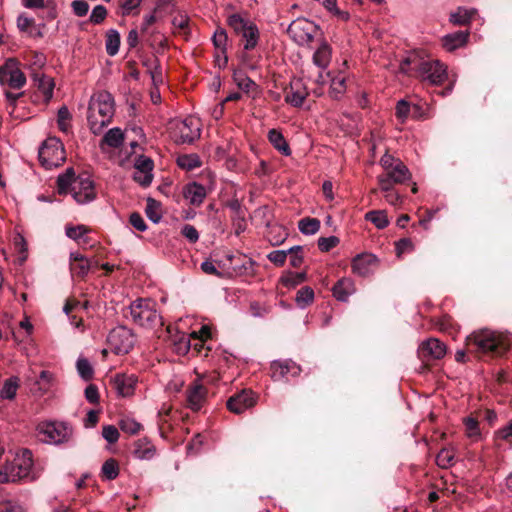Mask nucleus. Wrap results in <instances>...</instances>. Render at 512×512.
Instances as JSON below:
<instances>
[{"label": "nucleus", "instance_id": "1", "mask_svg": "<svg viewBox=\"0 0 512 512\" xmlns=\"http://www.w3.org/2000/svg\"><path fill=\"white\" fill-rule=\"evenodd\" d=\"M400 70L404 73L415 72L418 78L432 85H440L447 78V67L443 63L421 58L416 53L409 54L401 61Z\"/></svg>", "mask_w": 512, "mask_h": 512}, {"label": "nucleus", "instance_id": "2", "mask_svg": "<svg viewBox=\"0 0 512 512\" xmlns=\"http://www.w3.org/2000/svg\"><path fill=\"white\" fill-rule=\"evenodd\" d=\"M59 194L70 193L78 204H87L96 198L94 182L86 173L75 176L73 168H67L57 178Z\"/></svg>", "mask_w": 512, "mask_h": 512}, {"label": "nucleus", "instance_id": "3", "mask_svg": "<svg viewBox=\"0 0 512 512\" xmlns=\"http://www.w3.org/2000/svg\"><path fill=\"white\" fill-rule=\"evenodd\" d=\"M115 112L114 99L107 91L94 94L88 106L87 121L91 132L100 134L109 125Z\"/></svg>", "mask_w": 512, "mask_h": 512}, {"label": "nucleus", "instance_id": "4", "mask_svg": "<svg viewBox=\"0 0 512 512\" xmlns=\"http://www.w3.org/2000/svg\"><path fill=\"white\" fill-rule=\"evenodd\" d=\"M467 346L475 351L499 356L509 349L508 337L498 331L488 328L473 331L466 339Z\"/></svg>", "mask_w": 512, "mask_h": 512}, {"label": "nucleus", "instance_id": "5", "mask_svg": "<svg viewBox=\"0 0 512 512\" xmlns=\"http://www.w3.org/2000/svg\"><path fill=\"white\" fill-rule=\"evenodd\" d=\"M380 164L384 172L377 177V180L380 189L384 192L391 190L394 184H402L411 178L407 166L388 153L381 157Z\"/></svg>", "mask_w": 512, "mask_h": 512}, {"label": "nucleus", "instance_id": "6", "mask_svg": "<svg viewBox=\"0 0 512 512\" xmlns=\"http://www.w3.org/2000/svg\"><path fill=\"white\" fill-rule=\"evenodd\" d=\"M33 467L32 453L28 449L21 450L11 462H7L0 469V483H15L31 477Z\"/></svg>", "mask_w": 512, "mask_h": 512}, {"label": "nucleus", "instance_id": "7", "mask_svg": "<svg viewBox=\"0 0 512 512\" xmlns=\"http://www.w3.org/2000/svg\"><path fill=\"white\" fill-rule=\"evenodd\" d=\"M132 321L142 327L162 326V317L156 310V304L150 299L139 298L129 306Z\"/></svg>", "mask_w": 512, "mask_h": 512}, {"label": "nucleus", "instance_id": "8", "mask_svg": "<svg viewBox=\"0 0 512 512\" xmlns=\"http://www.w3.org/2000/svg\"><path fill=\"white\" fill-rule=\"evenodd\" d=\"M37 431L45 443L54 445L68 443L73 436V427L64 421H42L37 425Z\"/></svg>", "mask_w": 512, "mask_h": 512}, {"label": "nucleus", "instance_id": "9", "mask_svg": "<svg viewBox=\"0 0 512 512\" xmlns=\"http://www.w3.org/2000/svg\"><path fill=\"white\" fill-rule=\"evenodd\" d=\"M65 159L64 146L56 137L46 139L39 149V160L47 169L60 166Z\"/></svg>", "mask_w": 512, "mask_h": 512}, {"label": "nucleus", "instance_id": "10", "mask_svg": "<svg viewBox=\"0 0 512 512\" xmlns=\"http://www.w3.org/2000/svg\"><path fill=\"white\" fill-rule=\"evenodd\" d=\"M318 30V26L313 21L306 18H297L291 22L287 29V33L294 42L298 45L304 46L309 45L313 41Z\"/></svg>", "mask_w": 512, "mask_h": 512}, {"label": "nucleus", "instance_id": "11", "mask_svg": "<svg viewBox=\"0 0 512 512\" xmlns=\"http://www.w3.org/2000/svg\"><path fill=\"white\" fill-rule=\"evenodd\" d=\"M172 137L177 144H191L200 137L199 120L187 117L174 123Z\"/></svg>", "mask_w": 512, "mask_h": 512}, {"label": "nucleus", "instance_id": "12", "mask_svg": "<svg viewBox=\"0 0 512 512\" xmlns=\"http://www.w3.org/2000/svg\"><path fill=\"white\" fill-rule=\"evenodd\" d=\"M108 343L116 354H127L133 348L135 337L131 329L125 326L113 328L108 335Z\"/></svg>", "mask_w": 512, "mask_h": 512}, {"label": "nucleus", "instance_id": "13", "mask_svg": "<svg viewBox=\"0 0 512 512\" xmlns=\"http://www.w3.org/2000/svg\"><path fill=\"white\" fill-rule=\"evenodd\" d=\"M417 354L422 362L439 360L446 354V345L437 338H429L421 342Z\"/></svg>", "mask_w": 512, "mask_h": 512}, {"label": "nucleus", "instance_id": "14", "mask_svg": "<svg viewBox=\"0 0 512 512\" xmlns=\"http://www.w3.org/2000/svg\"><path fill=\"white\" fill-rule=\"evenodd\" d=\"M0 84H7L13 89H20L26 84L24 73L15 67L14 61L9 59L0 67Z\"/></svg>", "mask_w": 512, "mask_h": 512}, {"label": "nucleus", "instance_id": "15", "mask_svg": "<svg viewBox=\"0 0 512 512\" xmlns=\"http://www.w3.org/2000/svg\"><path fill=\"white\" fill-rule=\"evenodd\" d=\"M271 377L275 381L288 380L289 376L297 377L301 367L292 360H276L270 365Z\"/></svg>", "mask_w": 512, "mask_h": 512}, {"label": "nucleus", "instance_id": "16", "mask_svg": "<svg viewBox=\"0 0 512 512\" xmlns=\"http://www.w3.org/2000/svg\"><path fill=\"white\" fill-rule=\"evenodd\" d=\"M256 404V398L251 390H242L227 400V408L235 414H241Z\"/></svg>", "mask_w": 512, "mask_h": 512}, {"label": "nucleus", "instance_id": "17", "mask_svg": "<svg viewBox=\"0 0 512 512\" xmlns=\"http://www.w3.org/2000/svg\"><path fill=\"white\" fill-rule=\"evenodd\" d=\"M378 265V259L371 253L356 255L351 263L353 273L366 277L374 272Z\"/></svg>", "mask_w": 512, "mask_h": 512}, {"label": "nucleus", "instance_id": "18", "mask_svg": "<svg viewBox=\"0 0 512 512\" xmlns=\"http://www.w3.org/2000/svg\"><path fill=\"white\" fill-rule=\"evenodd\" d=\"M110 384L119 397H130L135 392L137 378L134 375L116 374Z\"/></svg>", "mask_w": 512, "mask_h": 512}, {"label": "nucleus", "instance_id": "19", "mask_svg": "<svg viewBox=\"0 0 512 512\" xmlns=\"http://www.w3.org/2000/svg\"><path fill=\"white\" fill-rule=\"evenodd\" d=\"M213 44L215 46V61L217 65L222 68L228 63V57L226 54L228 36L224 29H217L212 37Z\"/></svg>", "mask_w": 512, "mask_h": 512}, {"label": "nucleus", "instance_id": "20", "mask_svg": "<svg viewBox=\"0 0 512 512\" xmlns=\"http://www.w3.org/2000/svg\"><path fill=\"white\" fill-rule=\"evenodd\" d=\"M207 395V389L198 381L193 382L186 391L188 407L198 411L203 406Z\"/></svg>", "mask_w": 512, "mask_h": 512}, {"label": "nucleus", "instance_id": "21", "mask_svg": "<svg viewBox=\"0 0 512 512\" xmlns=\"http://www.w3.org/2000/svg\"><path fill=\"white\" fill-rule=\"evenodd\" d=\"M307 96L308 92L302 80L293 79L286 91L285 101L294 107H300Z\"/></svg>", "mask_w": 512, "mask_h": 512}, {"label": "nucleus", "instance_id": "22", "mask_svg": "<svg viewBox=\"0 0 512 512\" xmlns=\"http://www.w3.org/2000/svg\"><path fill=\"white\" fill-rule=\"evenodd\" d=\"M356 291L355 283L351 278L339 279L332 288L333 296L341 302H347L349 297Z\"/></svg>", "mask_w": 512, "mask_h": 512}, {"label": "nucleus", "instance_id": "23", "mask_svg": "<svg viewBox=\"0 0 512 512\" xmlns=\"http://www.w3.org/2000/svg\"><path fill=\"white\" fill-rule=\"evenodd\" d=\"M183 193L185 199L194 206H200L207 195L206 188L197 182L186 185Z\"/></svg>", "mask_w": 512, "mask_h": 512}, {"label": "nucleus", "instance_id": "24", "mask_svg": "<svg viewBox=\"0 0 512 512\" xmlns=\"http://www.w3.org/2000/svg\"><path fill=\"white\" fill-rule=\"evenodd\" d=\"M468 38L469 32L457 31L445 35L442 38V45L446 51L452 52L460 47H463L467 43Z\"/></svg>", "mask_w": 512, "mask_h": 512}, {"label": "nucleus", "instance_id": "25", "mask_svg": "<svg viewBox=\"0 0 512 512\" xmlns=\"http://www.w3.org/2000/svg\"><path fill=\"white\" fill-rule=\"evenodd\" d=\"M31 77L34 85L43 94L45 100H50L53 96V79L37 71H34Z\"/></svg>", "mask_w": 512, "mask_h": 512}, {"label": "nucleus", "instance_id": "26", "mask_svg": "<svg viewBox=\"0 0 512 512\" xmlns=\"http://www.w3.org/2000/svg\"><path fill=\"white\" fill-rule=\"evenodd\" d=\"M134 456L140 460H150L156 454L155 446L147 439H138L134 444Z\"/></svg>", "mask_w": 512, "mask_h": 512}, {"label": "nucleus", "instance_id": "27", "mask_svg": "<svg viewBox=\"0 0 512 512\" xmlns=\"http://www.w3.org/2000/svg\"><path fill=\"white\" fill-rule=\"evenodd\" d=\"M332 57V49L330 45L323 41L317 50L313 54V63L320 68L321 70H325L330 62Z\"/></svg>", "mask_w": 512, "mask_h": 512}, {"label": "nucleus", "instance_id": "28", "mask_svg": "<svg viewBox=\"0 0 512 512\" xmlns=\"http://www.w3.org/2000/svg\"><path fill=\"white\" fill-rule=\"evenodd\" d=\"M268 139L270 143L273 145V147L276 150H278L282 155H291V149L289 147V144L287 143L286 139L284 138L283 134L280 131L276 129L269 130Z\"/></svg>", "mask_w": 512, "mask_h": 512}, {"label": "nucleus", "instance_id": "29", "mask_svg": "<svg viewBox=\"0 0 512 512\" xmlns=\"http://www.w3.org/2000/svg\"><path fill=\"white\" fill-rule=\"evenodd\" d=\"M70 268L73 274L84 277L87 275L90 265L89 261L79 253L70 254Z\"/></svg>", "mask_w": 512, "mask_h": 512}, {"label": "nucleus", "instance_id": "30", "mask_svg": "<svg viewBox=\"0 0 512 512\" xmlns=\"http://www.w3.org/2000/svg\"><path fill=\"white\" fill-rule=\"evenodd\" d=\"M124 141V134L120 128H112L108 130L103 139L101 140L100 147L103 149L104 145L111 148H119Z\"/></svg>", "mask_w": 512, "mask_h": 512}, {"label": "nucleus", "instance_id": "31", "mask_svg": "<svg viewBox=\"0 0 512 512\" xmlns=\"http://www.w3.org/2000/svg\"><path fill=\"white\" fill-rule=\"evenodd\" d=\"M475 13V9L459 7L455 12L450 14V22L454 25H468Z\"/></svg>", "mask_w": 512, "mask_h": 512}, {"label": "nucleus", "instance_id": "32", "mask_svg": "<svg viewBox=\"0 0 512 512\" xmlns=\"http://www.w3.org/2000/svg\"><path fill=\"white\" fill-rule=\"evenodd\" d=\"M240 35L245 41V50H251L256 47L259 40V30L254 23H250V25Z\"/></svg>", "mask_w": 512, "mask_h": 512}, {"label": "nucleus", "instance_id": "33", "mask_svg": "<svg viewBox=\"0 0 512 512\" xmlns=\"http://www.w3.org/2000/svg\"><path fill=\"white\" fill-rule=\"evenodd\" d=\"M307 279V275L305 272H286L284 273L280 279L279 282L286 288L292 289L296 286L300 285L301 283L305 282Z\"/></svg>", "mask_w": 512, "mask_h": 512}, {"label": "nucleus", "instance_id": "34", "mask_svg": "<svg viewBox=\"0 0 512 512\" xmlns=\"http://www.w3.org/2000/svg\"><path fill=\"white\" fill-rule=\"evenodd\" d=\"M463 425L465 427V434L473 441H478L481 438V431L479 421L473 416L463 418Z\"/></svg>", "mask_w": 512, "mask_h": 512}, {"label": "nucleus", "instance_id": "35", "mask_svg": "<svg viewBox=\"0 0 512 512\" xmlns=\"http://www.w3.org/2000/svg\"><path fill=\"white\" fill-rule=\"evenodd\" d=\"M177 164L180 168L187 171L199 168L202 165L201 159L197 154H184L177 158Z\"/></svg>", "mask_w": 512, "mask_h": 512}, {"label": "nucleus", "instance_id": "36", "mask_svg": "<svg viewBox=\"0 0 512 512\" xmlns=\"http://www.w3.org/2000/svg\"><path fill=\"white\" fill-rule=\"evenodd\" d=\"M105 46L108 55L115 56L118 53L120 47V34L117 30H108L106 34Z\"/></svg>", "mask_w": 512, "mask_h": 512}, {"label": "nucleus", "instance_id": "37", "mask_svg": "<svg viewBox=\"0 0 512 512\" xmlns=\"http://www.w3.org/2000/svg\"><path fill=\"white\" fill-rule=\"evenodd\" d=\"M346 92V79L337 75L331 79L329 94L333 99L339 100Z\"/></svg>", "mask_w": 512, "mask_h": 512}, {"label": "nucleus", "instance_id": "38", "mask_svg": "<svg viewBox=\"0 0 512 512\" xmlns=\"http://www.w3.org/2000/svg\"><path fill=\"white\" fill-rule=\"evenodd\" d=\"M365 219L373 223L378 229H384L389 224L387 214L383 210L369 211L366 213Z\"/></svg>", "mask_w": 512, "mask_h": 512}, {"label": "nucleus", "instance_id": "39", "mask_svg": "<svg viewBox=\"0 0 512 512\" xmlns=\"http://www.w3.org/2000/svg\"><path fill=\"white\" fill-rule=\"evenodd\" d=\"M172 25L174 27L175 33L187 36L190 32V20L185 14L175 15L172 19Z\"/></svg>", "mask_w": 512, "mask_h": 512}, {"label": "nucleus", "instance_id": "40", "mask_svg": "<svg viewBox=\"0 0 512 512\" xmlns=\"http://www.w3.org/2000/svg\"><path fill=\"white\" fill-rule=\"evenodd\" d=\"M102 477L106 480H114L119 475V466L115 459L110 458L106 460L101 468Z\"/></svg>", "mask_w": 512, "mask_h": 512}, {"label": "nucleus", "instance_id": "41", "mask_svg": "<svg viewBox=\"0 0 512 512\" xmlns=\"http://www.w3.org/2000/svg\"><path fill=\"white\" fill-rule=\"evenodd\" d=\"M145 212L148 219L151 220L153 223H159L160 220L162 219L160 204L159 202L152 198L147 199Z\"/></svg>", "mask_w": 512, "mask_h": 512}, {"label": "nucleus", "instance_id": "42", "mask_svg": "<svg viewBox=\"0 0 512 512\" xmlns=\"http://www.w3.org/2000/svg\"><path fill=\"white\" fill-rule=\"evenodd\" d=\"M298 228L305 235H313L320 228V221L316 218H303L298 223Z\"/></svg>", "mask_w": 512, "mask_h": 512}, {"label": "nucleus", "instance_id": "43", "mask_svg": "<svg viewBox=\"0 0 512 512\" xmlns=\"http://www.w3.org/2000/svg\"><path fill=\"white\" fill-rule=\"evenodd\" d=\"M191 336L189 334H180L177 339L174 340V350L178 355H185L191 348Z\"/></svg>", "mask_w": 512, "mask_h": 512}, {"label": "nucleus", "instance_id": "44", "mask_svg": "<svg viewBox=\"0 0 512 512\" xmlns=\"http://www.w3.org/2000/svg\"><path fill=\"white\" fill-rule=\"evenodd\" d=\"M296 303L299 307L304 308L311 304L314 300V291L311 287H302L296 294Z\"/></svg>", "mask_w": 512, "mask_h": 512}, {"label": "nucleus", "instance_id": "45", "mask_svg": "<svg viewBox=\"0 0 512 512\" xmlns=\"http://www.w3.org/2000/svg\"><path fill=\"white\" fill-rule=\"evenodd\" d=\"M19 384L17 378H9L4 382L1 389V397L12 400L15 398Z\"/></svg>", "mask_w": 512, "mask_h": 512}, {"label": "nucleus", "instance_id": "46", "mask_svg": "<svg viewBox=\"0 0 512 512\" xmlns=\"http://www.w3.org/2000/svg\"><path fill=\"white\" fill-rule=\"evenodd\" d=\"M119 426L123 432L130 435H135L142 429V425L130 417L120 419Z\"/></svg>", "mask_w": 512, "mask_h": 512}, {"label": "nucleus", "instance_id": "47", "mask_svg": "<svg viewBox=\"0 0 512 512\" xmlns=\"http://www.w3.org/2000/svg\"><path fill=\"white\" fill-rule=\"evenodd\" d=\"M455 454L451 449H442L436 456V464L440 468H448L453 465Z\"/></svg>", "mask_w": 512, "mask_h": 512}, {"label": "nucleus", "instance_id": "48", "mask_svg": "<svg viewBox=\"0 0 512 512\" xmlns=\"http://www.w3.org/2000/svg\"><path fill=\"white\" fill-rule=\"evenodd\" d=\"M71 113L66 106H62L58 110L57 123L62 132L67 133L70 129Z\"/></svg>", "mask_w": 512, "mask_h": 512}, {"label": "nucleus", "instance_id": "49", "mask_svg": "<svg viewBox=\"0 0 512 512\" xmlns=\"http://www.w3.org/2000/svg\"><path fill=\"white\" fill-rule=\"evenodd\" d=\"M143 65L147 67L154 84L162 82V71L157 59H153L152 61L146 60L143 62Z\"/></svg>", "mask_w": 512, "mask_h": 512}, {"label": "nucleus", "instance_id": "50", "mask_svg": "<svg viewBox=\"0 0 512 512\" xmlns=\"http://www.w3.org/2000/svg\"><path fill=\"white\" fill-rule=\"evenodd\" d=\"M250 23V21L244 20L238 14H233L228 18V24L239 35L250 25Z\"/></svg>", "mask_w": 512, "mask_h": 512}, {"label": "nucleus", "instance_id": "51", "mask_svg": "<svg viewBox=\"0 0 512 512\" xmlns=\"http://www.w3.org/2000/svg\"><path fill=\"white\" fill-rule=\"evenodd\" d=\"M77 371L79 373V375L84 379V380H90L93 376V368L90 364V362L85 359V358H80L77 360Z\"/></svg>", "mask_w": 512, "mask_h": 512}, {"label": "nucleus", "instance_id": "52", "mask_svg": "<svg viewBox=\"0 0 512 512\" xmlns=\"http://www.w3.org/2000/svg\"><path fill=\"white\" fill-rule=\"evenodd\" d=\"M89 231V229L85 225H77V226H66L65 232L66 236L75 241H80L83 239L84 235Z\"/></svg>", "mask_w": 512, "mask_h": 512}, {"label": "nucleus", "instance_id": "53", "mask_svg": "<svg viewBox=\"0 0 512 512\" xmlns=\"http://www.w3.org/2000/svg\"><path fill=\"white\" fill-rule=\"evenodd\" d=\"M288 254H291L290 265L294 268H298L303 263V247L296 245L287 250Z\"/></svg>", "mask_w": 512, "mask_h": 512}, {"label": "nucleus", "instance_id": "54", "mask_svg": "<svg viewBox=\"0 0 512 512\" xmlns=\"http://www.w3.org/2000/svg\"><path fill=\"white\" fill-rule=\"evenodd\" d=\"M79 306V302L67 301L64 306V312L69 317L71 325L75 328L82 326V318H77L76 315H72V311Z\"/></svg>", "mask_w": 512, "mask_h": 512}, {"label": "nucleus", "instance_id": "55", "mask_svg": "<svg viewBox=\"0 0 512 512\" xmlns=\"http://www.w3.org/2000/svg\"><path fill=\"white\" fill-rule=\"evenodd\" d=\"M234 80L237 86L245 92H249L252 88L256 87V83L252 79L241 73L235 72Z\"/></svg>", "mask_w": 512, "mask_h": 512}, {"label": "nucleus", "instance_id": "56", "mask_svg": "<svg viewBox=\"0 0 512 512\" xmlns=\"http://www.w3.org/2000/svg\"><path fill=\"white\" fill-rule=\"evenodd\" d=\"M107 13V9L103 5H97L93 8L89 20L93 24H101L106 19Z\"/></svg>", "mask_w": 512, "mask_h": 512}, {"label": "nucleus", "instance_id": "57", "mask_svg": "<svg viewBox=\"0 0 512 512\" xmlns=\"http://www.w3.org/2000/svg\"><path fill=\"white\" fill-rule=\"evenodd\" d=\"M154 164L153 161L145 156H140L136 159L134 168L142 172L152 174Z\"/></svg>", "mask_w": 512, "mask_h": 512}, {"label": "nucleus", "instance_id": "58", "mask_svg": "<svg viewBox=\"0 0 512 512\" xmlns=\"http://www.w3.org/2000/svg\"><path fill=\"white\" fill-rule=\"evenodd\" d=\"M103 438L110 444L116 443L119 439L118 429L113 425H106L102 429Z\"/></svg>", "mask_w": 512, "mask_h": 512}, {"label": "nucleus", "instance_id": "59", "mask_svg": "<svg viewBox=\"0 0 512 512\" xmlns=\"http://www.w3.org/2000/svg\"><path fill=\"white\" fill-rule=\"evenodd\" d=\"M338 243L339 239L336 236L321 237L318 239V247L322 252H328L336 247Z\"/></svg>", "mask_w": 512, "mask_h": 512}, {"label": "nucleus", "instance_id": "60", "mask_svg": "<svg viewBox=\"0 0 512 512\" xmlns=\"http://www.w3.org/2000/svg\"><path fill=\"white\" fill-rule=\"evenodd\" d=\"M287 255V250H274L267 255V258L276 266H283L286 262Z\"/></svg>", "mask_w": 512, "mask_h": 512}, {"label": "nucleus", "instance_id": "61", "mask_svg": "<svg viewBox=\"0 0 512 512\" xmlns=\"http://www.w3.org/2000/svg\"><path fill=\"white\" fill-rule=\"evenodd\" d=\"M73 13L78 17H84L89 11V4L85 0H74L71 3Z\"/></svg>", "mask_w": 512, "mask_h": 512}, {"label": "nucleus", "instance_id": "62", "mask_svg": "<svg viewBox=\"0 0 512 512\" xmlns=\"http://www.w3.org/2000/svg\"><path fill=\"white\" fill-rule=\"evenodd\" d=\"M181 234L190 243H196L199 240V233L193 225L185 224L181 229Z\"/></svg>", "mask_w": 512, "mask_h": 512}, {"label": "nucleus", "instance_id": "63", "mask_svg": "<svg viewBox=\"0 0 512 512\" xmlns=\"http://www.w3.org/2000/svg\"><path fill=\"white\" fill-rule=\"evenodd\" d=\"M410 113V105L405 100H400L396 105V116L403 123Z\"/></svg>", "mask_w": 512, "mask_h": 512}, {"label": "nucleus", "instance_id": "64", "mask_svg": "<svg viewBox=\"0 0 512 512\" xmlns=\"http://www.w3.org/2000/svg\"><path fill=\"white\" fill-rule=\"evenodd\" d=\"M0 512H25L24 509L17 503L11 500H4L0 502Z\"/></svg>", "mask_w": 512, "mask_h": 512}]
</instances>
